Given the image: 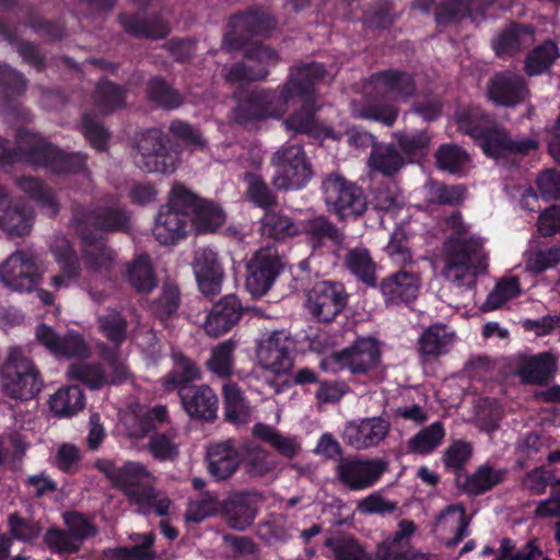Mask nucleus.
<instances>
[{"label": "nucleus", "mask_w": 560, "mask_h": 560, "mask_svg": "<svg viewBox=\"0 0 560 560\" xmlns=\"http://www.w3.org/2000/svg\"><path fill=\"white\" fill-rule=\"evenodd\" d=\"M33 212L24 208H8L0 215V228L10 236H24L31 232Z\"/></svg>", "instance_id": "obj_56"}, {"label": "nucleus", "mask_w": 560, "mask_h": 560, "mask_svg": "<svg viewBox=\"0 0 560 560\" xmlns=\"http://www.w3.org/2000/svg\"><path fill=\"white\" fill-rule=\"evenodd\" d=\"M470 518L463 505H450L436 518V528L442 535H448L447 547L457 546L469 534Z\"/></svg>", "instance_id": "obj_33"}, {"label": "nucleus", "mask_w": 560, "mask_h": 560, "mask_svg": "<svg viewBox=\"0 0 560 560\" xmlns=\"http://www.w3.org/2000/svg\"><path fill=\"white\" fill-rule=\"evenodd\" d=\"M458 129L481 140L495 120L479 107H467L459 109L455 115Z\"/></svg>", "instance_id": "obj_44"}, {"label": "nucleus", "mask_w": 560, "mask_h": 560, "mask_svg": "<svg viewBox=\"0 0 560 560\" xmlns=\"http://www.w3.org/2000/svg\"><path fill=\"white\" fill-rule=\"evenodd\" d=\"M444 231L448 235L442 246L441 275L456 287L472 288L476 278L488 269L483 238L469 232L457 210L445 218Z\"/></svg>", "instance_id": "obj_1"}, {"label": "nucleus", "mask_w": 560, "mask_h": 560, "mask_svg": "<svg viewBox=\"0 0 560 560\" xmlns=\"http://www.w3.org/2000/svg\"><path fill=\"white\" fill-rule=\"evenodd\" d=\"M345 265L348 270L366 287H376V268L370 250L365 247H354L347 252Z\"/></svg>", "instance_id": "obj_42"}, {"label": "nucleus", "mask_w": 560, "mask_h": 560, "mask_svg": "<svg viewBox=\"0 0 560 560\" xmlns=\"http://www.w3.org/2000/svg\"><path fill=\"white\" fill-rule=\"evenodd\" d=\"M388 469L384 458H360L357 456L341 458L335 469L337 480L352 491L372 488Z\"/></svg>", "instance_id": "obj_13"}, {"label": "nucleus", "mask_w": 560, "mask_h": 560, "mask_svg": "<svg viewBox=\"0 0 560 560\" xmlns=\"http://www.w3.org/2000/svg\"><path fill=\"white\" fill-rule=\"evenodd\" d=\"M176 431L154 433L150 436L148 450L154 459L160 462L174 460L178 456V446L175 442Z\"/></svg>", "instance_id": "obj_61"}, {"label": "nucleus", "mask_w": 560, "mask_h": 560, "mask_svg": "<svg viewBox=\"0 0 560 560\" xmlns=\"http://www.w3.org/2000/svg\"><path fill=\"white\" fill-rule=\"evenodd\" d=\"M185 411L192 418L212 421L217 418L218 397L208 385L184 386L178 393Z\"/></svg>", "instance_id": "obj_26"}, {"label": "nucleus", "mask_w": 560, "mask_h": 560, "mask_svg": "<svg viewBox=\"0 0 560 560\" xmlns=\"http://www.w3.org/2000/svg\"><path fill=\"white\" fill-rule=\"evenodd\" d=\"M260 223L261 234L271 238L282 240L299 233L296 224L290 217L275 210H267Z\"/></svg>", "instance_id": "obj_52"}, {"label": "nucleus", "mask_w": 560, "mask_h": 560, "mask_svg": "<svg viewBox=\"0 0 560 560\" xmlns=\"http://www.w3.org/2000/svg\"><path fill=\"white\" fill-rule=\"evenodd\" d=\"M393 137L405 159L412 160L427 155L431 147V137L425 130L416 132L397 131Z\"/></svg>", "instance_id": "obj_51"}, {"label": "nucleus", "mask_w": 560, "mask_h": 560, "mask_svg": "<svg viewBox=\"0 0 560 560\" xmlns=\"http://www.w3.org/2000/svg\"><path fill=\"white\" fill-rule=\"evenodd\" d=\"M444 436V427L442 422L436 421L409 439L407 443L408 451L421 455L429 454L441 445Z\"/></svg>", "instance_id": "obj_53"}, {"label": "nucleus", "mask_w": 560, "mask_h": 560, "mask_svg": "<svg viewBox=\"0 0 560 560\" xmlns=\"http://www.w3.org/2000/svg\"><path fill=\"white\" fill-rule=\"evenodd\" d=\"M294 348L295 340L285 329L273 330L257 343L258 365L271 374L266 378V383L277 395L291 387L289 376L293 369Z\"/></svg>", "instance_id": "obj_5"}, {"label": "nucleus", "mask_w": 560, "mask_h": 560, "mask_svg": "<svg viewBox=\"0 0 560 560\" xmlns=\"http://www.w3.org/2000/svg\"><path fill=\"white\" fill-rule=\"evenodd\" d=\"M225 215L222 209L209 201H199L194 211V221L199 232H212L224 222Z\"/></svg>", "instance_id": "obj_63"}, {"label": "nucleus", "mask_w": 560, "mask_h": 560, "mask_svg": "<svg viewBox=\"0 0 560 560\" xmlns=\"http://www.w3.org/2000/svg\"><path fill=\"white\" fill-rule=\"evenodd\" d=\"M371 100L358 114L359 117L375 120L386 127H392L399 115V109L392 103L381 100L394 98L405 101L415 95L416 84L411 74L402 71L386 70L373 74L365 86Z\"/></svg>", "instance_id": "obj_4"}, {"label": "nucleus", "mask_w": 560, "mask_h": 560, "mask_svg": "<svg viewBox=\"0 0 560 560\" xmlns=\"http://www.w3.org/2000/svg\"><path fill=\"white\" fill-rule=\"evenodd\" d=\"M223 402L225 418L233 423L244 422L248 416V409L242 390L235 383H226L223 386Z\"/></svg>", "instance_id": "obj_58"}, {"label": "nucleus", "mask_w": 560, "mask_h": 560, "mask_svg": "<svg viewBox=\"0 0 560 560\" xmlns=\"http://www.w3.org/2000/svg\"><path fill=\"white\" fill-rule=\"evenodd\" d=\"M173 369L162 378V385L167 392L190 386L188 383L200 380L201 371L198 365L182 351H173Z\"/></svg>", "instance_id": "obj_38"}, {"label": "nucleus", "mask_w": 560, "mask_h": 560, "mask_svg": "<svg viewBox=\"0 0 560 560\" xmlns=\"http://www.w3.org/2000/svg\"><path fill=\"white\" fill-rule=\"evenodd\" d=\"M94 106L103 115L126 106V90L107 79H101L93 93Z\"/></svg>", "instance_id": "obj_43"}, {"label": "nucleus", "mask_w": 560, "mask_h": 560, "mask_svg": "<svg viewBox=\"0 0 560 560\" xmlns=\"http://www.w3.org/2000/svg\"><path fill=\"white\" fill-rule=\"evenodd\" d=\"M324 200L340 219L361 215L366 210L362 189L338 174H329L322 185Z\"/></svg>", "instance_id": "obj_11"}, {"label": "nucleus", "mask_w": 560, "mask_h": 560, "mask_svg": "<svg viewBox=\"0 0 560 560\" xmlns=\"http://www.w3.org/2000/svg\"><path fill=\"white\" fill-rule=\"evenodd\" d=\"M242 314L243 307L238 298L228 294L212 306L203 325L205 330L212 337H219L230 331L238 323Z\"/></svg>", "instance_id": "obj_27"}, {"label": "nucleus", "mask_w": 560, "mask_h": 560, "mask_svg": "<svg viewBox=\"0 0 560 560\" xmlns=\"http://www.w3.org/2000/svg\"><path fill=\"white\" fill-rule=\"evenodd\" d=\"M71 211L70 223L80 240L97 237V232L119 233L130 229L129 212L113 197L104 199L92 209L74 205Z\"/></svg>", "instance_id": "obj_6"}, {"label": "nucleus", "mask_w": 560, "mask_h": 560, "mask_svg": "<svg viewBox=\"0 0 560 560\" xmlns=\"http://www.w3.org/2000/svg\"><path fill=\"white\" fill-rule=\"evenodd\" d=\"M102 357L106 369L100 363H73L67 371L69 378L79 381L91 389H98L106 384H118L127 380L128 369L117 350H106Z\"/></svg>", "instance_id": "obj_12"}, {"label": "nucleus", "mask_w": 560, "mask_h": 560, "mask_svg": "<svg viewBox=\"0 0 560 560\" xmlns=\"http://www.w3.org/2000/svg\"><path fill=\"white\" fill-rule=\"evenodd\" d=\"M235 349L236 342L231 339L218 343L206 361L207 369L220 378L230 377L233 373Z\"/></svg>", "instance_id": "obj_50"}, {"label": "nucleus", "mask_w": 560, "mask_h": 560, "mask_svg": "<svg viewBox=\"0 0 560 560\" xmlns=\"http://www.w3.org/2000/svg\"><path fill=\"white\" fill-rule=\"evenodd\" d=\"M326 75L322 63L311 62L293 69L280 93L269 90L250 92L236 107L235 121L246 125L267 118L278 119L288 109L289 101L294 96H307L315 83Z\"/></svg>", "instance_id": "obj_2"}, {"label": "nucleus", "mask_w": 560, "mask_h": 560, "mask_svg": "<svg viewBox=\"0 0 560 560\" xmlns=\"http://www.w3.org/2000/svg\"><path fill=\"white\" fill-rule=\"evenodd\" d=\"M406 164L407 160L394 143H375L368 158L371 172L389 178L396 176Z\"/></svg>", "instance_id": "obj_32"}, {"label": "nucleus", "mask_w": 560, "mask_h": 560, "mask_svg": "<svg viewBox=\"0 0 560 560\" xmlns=\"http://www.w3.org/2000/svg\"><path fill=\"white\" fill-rule=\"evenodd\" d=\"M19 149L25 153L30 164L56 174H74L84 171L86 166L84 154L63 152L32 131L20 132Z\"/></svg>", "instance_id": "obj_7"}, {"label": "nucleus", "mask_w": 560, "mask_h": 560, "mask_svg": "<svg viewBox=\"0 0 560 560\" xmlns=\"http://www.w3.org/2000/svg\"><path fill=\"white\" fill-rule=\"evenodd\" d=\"M276 172L272 185L278 190H298L313 177V170L300 144H284L270 159Z\"/></svg>", "instance_id": "obj_9"}, {"label": "nucleus", "mask_w": 560, "mask_h": 560, "mask_svg": "<svg viewBox=\"0 0 560 560\" xmlns=\"http://www.w3.org/2000/svg\"><path fill=\"white\" fill-rule=\"evenodd\" d=\"M373 206L377 211L395 212L402 208L405 201L396 183H384L373 191Z\"/></svg>", "instance_id": "obj_62"}, {"label": "nucleus", "mask_w": 560, "mask_h": 560, "mask_svg": "<svg viewBox=\"0 0 560 560\" xmlns=\"http://www.w3.org/2000/svg\"><path fill=\"white\" fill-rule=\"evenodd\" d=\"M528 93L525 79L510 70L495 73L488 82L487 95L497 105L514 107L524 102Z\"/></svg>", "instance_id": "obj_23"}, {"label": "nucleus", "mask_w": 560, "mask_h": 560, "mask_svg": "<svg viewBox=\"0 0 560 560\" xmlns=\"http://www.w3.org/2000/svg\"><path fill=\"white\" fill-rule=\"evenodd\" d=\"M100 332L118 349L127 338L128 320L115 308H107L96 318Z\"/></svg>", "instance_id": "obj_46"}, {"label": "nucleus", "mask_w": 560, "mask_h": 560, "mask_svg": "<svg viewBox=\"0 0 560 560\" xmlns=\"http://www.w3.org/2000/svg\"><path fill=\"white\" fill-rule=\"evenodd\" d=\"M147 93L150 101L166 109L177 108L183 103L182 95L160 77L153 78L148 82Z\"/></svg>", "instance_id": "obj_60"}, {"label": "nucleus", "mask_w": 560, "mask_h": 560, "mask_svg": "<svg viewBox=\"0 0 560 560\" xmlns=\"http://www.w3.org/2000/svg\"><path fill=\"white\" fill-rule=\"evenodd\" d=\"M277 25L275 18L260 12H248L235 15L231 21L232 31L225 34L222 48L232 51L240 49L248 35H262Z\"/></svg>", "instance_id": "obj_20"}, {"label": "nucleus", "mask_w": 560, "mask_h": 560, "mask_svg": "<svg viewBox=\"0 0 560 560\" xmlns=\"http://www.w3.org/2000/svg\"><path fill=\"white\" fill-rule=\"evenodd\" d=\"M2 393L10 398L28 400L43 387V378L34 362L19 348L10 349L0 377Z\"/></svg>", "instance_id": "obj_8"}, {"label": "nucleus", "mask_w": 560, "mask_h": 560, "mask_svg": "<svg viewBox=\"0 0 560 560\" xmlns=\"http://www.w3.org/2000/svg\"><path fill=\"white\" fill-rule=\"evenodd\" d=\"M192 269L202 294L213 296L220 293L223 269L217 253L210 248H199L195 253Z\"/></svg>", "instance_id": "obj_25"}, {"label": "nucleus", "mask_w": 560, "mask_h": 560, "mask_svg": "<svg viewBox=\"0 0 560 560\" xmlns=\"http://www.w3.org/2000/svg\"><path fill=\"white\" fill-rule=\"evenodd\" d=\"M508 472L506 468L485 463L471 474L457 472L455 482L457 488L469 497H478L501 485Z\"/></svg>", "instance_id": "obj_24"}, {"label": "nucleus", "mask_w": 560, "mask_h": 560, "mask_svg": "<svg viewBox=\"0 0 560 560\" xmlns=\"http://www.w3.org/2000/svg\"><path fill=\"white\" fill-rule=\"evenodd\" d=\"M244 180L247 185L245 196L246 199L255 206L267 210L277 206L278 199L273 191L269 188L264 178L254 173H246Z\"/></svg>", "instance_id": "obj_54"}, {"label": "nucleus", "mask_w": 560, "mask_h": 560, "mask_svg": "<svg viewBox=\"0 0 560 560\" xmlns=\"http://www.w3.org/2000/svg\"><path fill=\"white\" fill-rule=\"evenodd\" d=\"M390 422L383 417H368L348 421L342 430L343 442L355 451L382 445L390 433Z\"/></svg>", "instance_id": "obj_16"}, {"label": "nucleus", "mask_w": 560, "mask_h": 560, "mask_svg": "<svg viewBox=\"0 0 560 560\" xmlns=\"http://www.w3.org/2000/svg\"><path fill=\"white\" fill-rule=\"evenodd\" d=\"M137 165L148 173H173L179 164V152L160 129H149L137 138Z\"/></svg>", "instance_id": "obj_10"}, {"label": "nucleus", "mask_w": 560, "mask_h": 560, "mask_svg": "<svg viewBox=\"0 0 560 560\" xmlns=\"http://www.w3.org/2000/svg\"><path fill=\"white\" fill-rule=\"evenodd\" d=\"M277 466L278 460L269 451L255 443L245 445L243 468L249 478H264L273 472Z\"/></svg>", "instance_id": "obj_41"}, {"label": "nucleus", "mask_w": 560, "mask_h": 560, "mask_svg": "<svg viewBox=\"0 0 560 560\" xmlns=\"http://www.w3.org/2000/svg\"><path fill=\"white\" fill-rule=\"evenodd\" d=\"M245 58L257 67L245 62H236L223 69V78L229 83H242L264 80L268 75L267 66L278 62V54L262 45H254L245 51Z\"/></svg>", "instance_id": "obj_19"}, {"label": "nucleus", "mask_w": 560, "mask_h": 560, "mask_svg": "<svg viewBox=\"0 0 560 560\" xmlns=\"http://www.w3.org/2000/svg\"><path fill=\"white\" fill-rule=\"evenodd\" d=\"M208 471L217 480L229 479L240 466L238 452L231 441L209 446L207 453Z\"/></svg>", "instance_id": "obj_34"}, {"label": "nucleus", "mask_w": 560, "mask_h": 560, "mask_svg": "<svg viewBox=\"0 0 560 560\" xmlns=\"http://www.w3.org/2000/svg\"><path fill=\"white\" fill-rule=\"evenodd\" d=\"M118 20L122 30L135 37L156 40L166 37L170 33L167 23L159 15L119 14Z\"/></svg>", "instance_id": "obj_35"}, {"label": "nucleus", "mask_w": 560, "mask_h": 560, "mask_svg": "<svg viewBox=\"0 0 560 560\" xmlns=\"http://www.w3.org/2000/svg\"><path fill=\"white\" fill-rule=\"evenodd\" d=\"M256 512L253 499L247 493H235L222 504V515L228 526L240 532L253 524Z\"/></svg>", "instance_id": "obj_36"}, {"label": "nucleus", "mask_w": 560, "mask_h": 560, "mask_svg": "<svg viewBox=\"0 0 560 560\" xmlns=\"http://www.w3.org/2000/svg\"><path fill=\"white\" fill-rule=\"evenodd\" d=\"M81 242V255L85 269L109 279L117 265L116 253L101 237H91Z\"/></svg>", "instance_id": "obj_28"}, {"label": "nucleus", "mask_w": 560, "mask_h": 560, "mask_svg": "<svg viewBox=\"0 0 560 560\" xmlns=\"http://www.w3.org/2000/svg\"><path fill=\"white\" fill-rule=\"evenodd\" d=\"M435 160L439 168L457 174L464 172L468 166L469 155L462 147L447 143L439 147Z\"/></svg>", "instance_id": "obj_55"}, {"label": "nucleus", "mask_w": 560, "mask_h": 560, "mask_svg": "<svg viewBox=\"0 0 560 560\" xmlns=\"http://www.w3.org/2000/svg\"><path fill=\"white\" fill-rule=\"evenodd\" d=\"M127 280L140 293H148L156 287V277L148 255H140L129 264Z\"/></svg>", "instance_id": "obj_49"}, {"label": "nucleus", "mask_w": 560, "mask_h": 560, "mask_svg": "<svg viewBox=\"0 0 560 560\" xmlns=\"http://www.w3.org/2000/svg\"><path fill=\"white\" fill-rule=\"evenodd\" d=\"M558 57V47L555 42L547 40L537 46L525 60V72L533 77L548 70Z\"/></svg>", "instance_id": "obj_57"}, {"label": "nucleus", "mask_w": 560, "mask_h": 560, "mask_svg": "<svg viewBox=\"0 0 560 560\" xmlns=\"http://www.w3.org/2000/svg\"><path fill=\"white\" fill-rule=\"evenodd\" d=\"M16 184L22 191L35 200L38 207L49 217H55L60 210L59 201L54 192L39 179L34 177H21Z\"/></svg>", "instance_id": "obj_45"}, {"label": "nucleus", "mask_w": 560, "mask_h": 560, "mask_svg": "<svg viewBox=\"0 0 560 560\" xmlns=\"http://www.w3.org/2000/svg\"><path fill=\"white\" fill-rule=\"evenodd\" d=\"M382 351L374 338H358L351 346L335 352L331 358L340 369L352 374H368L381 364Z\"/></svg>", "instance_id": "obj_18"}, {"label": "nucleus", "mask_w": 560, "mask_h": 560, "mask_svg": "<svg viewBox=\"0 0 560 560\" xmlns=\"http://www.w3.org/2000/svg\"><path fill=\"white\" fill-rule=\"evenodd\" d=\"M454 341V332L443 324L428 327L418 339L419 353L429 359L438 358L447 352Z\"/></svg>", "instance_id": "obj_40"}, {"label": "nucleus", "mask_w": 560, "mask_h": 560, "mask_svg": "<svg viewBox=\"0 0 560 560\" xmlns=\"http://www.w3.org/2000/svg\"><path fill=\"white\" fill-rule=\"evenodd\" d=\"M302 232L313 250L322 249L327 242L341 247L346 238L343 232L324 214L305 219Z\"/></svg>", "instance_id": "obj_30"}, {"label": "nucleus", "mask_w": 560, "mask_h": 560, "mask_svg": "<svg viewBox=\"0 0 560 560\" xmlns=\"http://www.w3.org/2000/svg\"><path fill=\"white\" fill-rule=\"evenodd\" d=\"M534 42L535 32L533 26L511 23L492 40V47L499 57L514 56L532 46Z\"/></svg>", "instance_id": "obj_31"}, {"label": "nucleus", "mask_w": 560, "mask_h": 560, "mask_svg": "<svg viewBox=\"0 0 560 560\" xmlns=\"http://www.w3.org/2000/svg\"><path fill=\"white\" fill-rule=\"evenodd\" d=\"M95 467L139 513L149 514L154 510L161 516L167 515L171 501L155 488L156 478L142 463L129 460L117 466L112 460L98 459Z\"/></svg>", "instance_id": "obj_3"}, {"label": "nucleus", "mask_w": 560, "mask_h": 560, "mask_svg": "<svg viewBox=\"0 0 560 560\" xmlns=\"http://www.w3.org/2000/svg\"><path fill=\"white\" fill-rule=\"evenodd\" d=\"M420 273L415 267L402 268L384 278L380 283L381 293L386 304L410 303L419 294Z\"/></svg>", "instance_id": "obj_22"}, {"label": "nucleus", "mask_w": 560, "mask_h": 560, "mask_svg": "<svg viewBox=\"0 0 560 560\" xmlns=\"http://www.w3.org/2000/svg\"><path fill=\"white\" fill-rule=\"evenodd\" d=\"M192 220L185 211H176L163 206L155 219L153 235L164 245H171L185 237Z\"/></svg>", "instance_id": "obj_29"}, {"label": "nucleus", "mask_w": 560, "mask_h": 560, "mask_svg": "<svg viewBox=\"0 0 560 560\" xmlns=\"http://www.w3.org/2000/svg\"><path fill=\"white\" fill-rule=\"evenodd\" d=\"M560 262V246L538 248L527 253L525 267L534 273L544 272Z\"/></svg>", "instance_id": "obj_64"}, {"label": "nucleus", "mask_w": 560, "mask_h": 560, "mask_svg": "<svg viewBox=\"0 0 560 560\" xmlns=\"http://www.w3.org/2000/svg\"><path fill=\"white\" fill-rule=\"evenodd\" d=\"M84 404V394L77 385L60 388L49 399L51 411L65 417L75 415L83 409Z\"/></svg>", "instance_id": "obj_48"}, {"label": "nucleus", "mask_w": 560, "mask_h": 560, "mask_svg": "<svg viewBox=\"0 0 560 560\" xmlns=\"http://www.w3.org/2000/svg\"><path fill=\"white\" fill-rule=\"evenodd\" d=\"M385 250L394 264L402 268L416 267L407 232L401 226L394 230Z\"/></svg>", "instance_id": "obj_59"}, {"label": "nucleus", "mask_w": 560, "mask_h": 560, "mask_svg": "<svg viewBox=\"0 0 560 560\" xmlns=\"http://www.w3.org/2000/svg\"><path fill=\"white\" fill-rule=\"evenodd\" d=\"M0 280L13 291L30 292L38 284L40 273L31 255L16 250L0 265Z\"/></svg>", "instance_id": "obj_17"}, {"label": "nucleus", "mask_w": 560, "mask_h": 560, "mask_svg": "<svg viewBox=\"0 0 560 560\" xmlns=\"http://www.w3.org/2000/svg\"><path fill=\"white\" fill-rule=\"evenodd\" d=\"M325 546L335 560H371L365 548L350 534H335L326 539Z\"/></svg>", "instance_id": "obj_47"}, {"label": "nucleus", "mask_w": 560, "mask_h": 560, "mask_svg": "<svg viewBox=\"0 0 560 560\" xmlns=\"http://www.w3.org/2000/svg\"><path fill=\"white\" fill-rule=\"evenodd\" d=\"M348 299L341 282L319 281L307 291L305 308L318 322L329 323L345 310Z\"/></svg>", "instance_id": "obj_14"}, {"label": "nucleus", "mask_w": 560, "mask_h": 560, "mask_svg": "<svg viewBox=\"0 0 560 560\" xmlns=\"http://www.w3.org/2000/svg\"><path fill=\"white\" fill-rule=\"evenodd\" d=\"M282 268L281 257L275 246H266L255 253L247 262L245 285L255 296L266 294Z\"/></svg>", "instance_id": "obj_15"}, {"label": "nucleus", "mask_w": 560, "mask_h": 560, "mask_svg": "<svg viewBox=\"0 0 560 560\" xmlns=\"http://www.w3.org/2000/svg\"><path fill=\"white\" fill-rule=\"evenodd\" d=\"M483 152L499 159L505 155H526L539 147V142L530 137L513 139L506 129L495 121L481 139Z\"/></svg>", "instance_id": "obj_21"}, {"label": "nucleus", "mask_w": 560, "mask_h": 560, "mask_svg": "<svg viewBox=\"0 0 560 560\" xmlns=\"http://www.w3.org/2000/svg\"><path fill=\"white\" fill-rule=\"evenodd\" d=\"M253 435L267 443L280 456L287 459H293L302 450L301 443L296 436L285 435L269 424L256 423L253 427Z\"/></svg>", "instance_id": "obj_39"}, {"label": "nucleus", "mask_w": 560, "mask_h": 560, "mask_svg": "<svg viewBox=\"0 0 560 560\" xmlns=\"http://www.w3.org/2000/svg\"><path fill=\"white\" fill-rule=\"evenodd\" d=\"M557 369V358L550 352L523 358L517 366V374L523 382L542 385L548 383Z\"/></svg>", "instance_id": "obj_37"}]
</instances>
